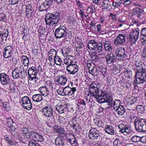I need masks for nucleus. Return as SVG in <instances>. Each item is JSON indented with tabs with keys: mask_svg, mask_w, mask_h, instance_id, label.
<instances>
[{
	"mask_svg": "<svg viewBox=\"0 0 146 146\" xmlns=\"http://www.w3.org/2000/svg\"><path fill=\"white\" fill-rule=\"evenodd\" d=\"M12 76L14 79L20 78V69L19 68H16L12 72Z\"/></svg>",
	"mask_w": 146,
	"mask_h": 146,
	"instance_id": "nucleus-29",
	"label": "nucleus"
},
{
	"mask_svg": "<svg viewBox=\"0 0 146 146\" xmlns=\"http://www.w3.org/2000/svg\"><path fill=\"white\" fill-rule=\"evenodd\" d=\"M134 123L136 130L139 132L141 129L142 128V126L145 124L146 119H140L136 117Z\"/></svg>",
	"mask_w": 146,
	"mask_h": 146,
	"instance_id": "nucleus-12",
	"label": "nucleus"
},
{
	"mask_svg": "<svg viewBox=\"0 0 146 146\" xmlns=\"http://www.w3.org/2000/svg\"><path fill=\"white\" fill-rule=\"evenodd\" d=\"M61 53L64 56H68V54L70 51V48L68 46H65L61 50Z\"/></svg>",
	"mask_w": 146,
	"mask_h": 146,
	"instance_id": "nucleus-34",
	"label": "nucleus"
},
{
	"mask_svg": "<svg viewBox=\"0 0 146 146\" xmlns=\"http://www.w3.org/2000/svg\"><path fill=\"white\" fill-rule=\"evenodd\" d=\"M63 92L64 96H72V94L71 93L70 87L68 86L65 87L63 88Z\"/></svg>",
	"mask_w": 146,
	"mask_h": 146,
	"instance_id": "nucleus-37",
	"label": "nucleus"
},
{
	"mask_svg": "<svg viewBox=\"0 0 146 146\" xmlns=\"http://www.w3.org/2000/svg\"><path fill=\"white\" fill-rule=\"evenodd\" d=\"M8 85H9V88L11 90H15V88L14 87V85L12 83V82L11 83H10V84H8Z\"/></svg>",
	"mask_w": 146,
	"mask_h": 146,
	"instance_id": "nucleus-63",
	"label": "nucleus"
},
{
	"mask_svg": "<svg viewBox=\"0 0 146 146\" xmlns=\"http://www.w3.org/2000/svg\"><path fill=\"white\" fill-rule=\"evenodd\" d=\"M126 38L125 35L121 34H119L115 40L114 44L120 46L123 45L125 42Z\"/></svg>",
	"mask_w": 146,
	"mask_h": 146,
	"instance_id": "nucleus-14",
	"label": "nucleus"
},
{
	"mask_svg": "<svg viewBox=\"0 0 146 146\" xmlns=\"http://www.w3.org/2000/svg\"><path fill=\"white\" fill-rule=\"evenodd\" d=\"M89 90L92 94V96L95 98L97 101L100 103H104L106 98L108 92L100 90L99 84L92 83L90 86Z\"/></svg>",
	"mask_w": 146,
	"mask_h": 146,
	"instance_id": "nucleus-1",
	"label": "nucleus"
},
{
	"mask_svg": "<svg viewBox=\"0 0 146 146\" xmlns=\"http://www.w3.org/2000/svg\"><path fill=\"white\" fill-rule=\"evenodd\" d=\"M114 110L119 115H123L125 112V110L123 106H120L118 107L114 108Z\"/></svg>",
	"mask_w": 146,
	"mask_h": 146,
	"instance_id": "nucleus-27",
	"label": "nucleus"
},
{
	"mask_svg": "<svg viewBox=\"0 0 146 146\" xmlns=\"http://www.w3.org/2000/svg\"><path fill=\"white\" fill-rule=\"evenodd\" d=\"M56 54L57 52L53 48H52L48 52V55L54 58L55 56H56Z\"/></svg>",
	"mask_w": 146,
	"mask_h": 146,
	"instance_id": "nucleus-46",
	"label": "nucleus"
},
{
	"mask_svg": "<svg viewBox=\"0 0 146 146\" xmlns=\"http://www.w3.org/2000/svg\"><path fill=\"white\" fill-rule=\"evenodd\" d=\"M30 137L35 141L42 142L44 140L43 136L40 133H36L35 131H31L29 135Z\"/></svg>",
	"mask_w": 146,
	"mask_h": 146,
	"instance_id": "nucleus-15",
	"label": "nucleus"
},
{
	"mask_svg": "<svg viewBox=\"0 0 146 146\" xmlns=\"http://www.w3.org/2000/svg\"><path fill=\"white\" fill-rule=\"evenodd\" d=\"M8 32L7 31L5 32H2L0 31V42H4L6 41L7 37L8 36Z\"/></svg>",
	"mask_w": 146,
	"mask_h": 146,
	"instance_id": "nucleus-26",
	"label": "nucleus"
},
{
	"mask_svg": "<svg viewBox=\"0 0 146 146\" xmlns=\"http://www.w3.org/2000/svg\"><path fill=\"white\" fill-rule=\"evenodd\" d=\"M118 132L119 133H123L126 135L129 134L132 132L131 129L129 127L123 123H121L118 125Z\"/></svg>",
	"mask_w": 146,
	"mask_h": 146,
	"instance_id": "nucleus-13",
	"label": "nucleus"
},
{
	"mask_svg": "<svg viewBox=\"0 0 146 146\" xmlns=\"http://www.w3.org/2000/svg\"><path fill=\"white\" fill-rule=\"evenodd\" d=\"M29 146H41L38 143L34 142L32 141H30L29 142Z\"/></svg>",
	"mask_w": 146,
	"mask_h": 146,
	"instance_id": "nucleus-56",
	"label": "nucleus"
},
{
	"mask_svg": "<svg viewBox=\"0 0 146 146\" xmlns=\"http://www.w3.org/2000/svg\"><path fill=\"white\" fill-rule=\"evenodd\" d=\"M135 65L136 66L137 69L142 66L143 63L142 62L140 61L136 62L135 63Z\"/></svg>",
	"mask_w": 146,
	"mask_h": 146,
	"instance_id": "nucleus-59",
	"label": "nucleus"
},
{
	"mask_svg": "<svg viewBox=\"0 0 146 146\" xmlns=\"http://www.w3.org/2000/svg\"><path fill=\"white\" fill-rule=\"evenodd\" d=\"M45 32V29L44 27H40L38 30V32L41 35H44Z\"/></svg>",
	"mask_w": 146,
	"mask_h": 146,
	"instance_id": "nucleus-51",
	"label": "nucleus"
},
{
	"mask_svg": "<svg viewBox=\"0 0 146 146\" xmlns=\"http://www.w3.org/2000/svg\"><path fill=\"white\" fill-rule=\"evenodd\" d=\"M38 71L37 70L35 66H32L29 68L28 72V74L29 78L30 77H36Z\"/></svg>",
	"mask_w": 146,
	"mask_h": 146,
	"instance_id": "nucleus-20",
	"label": "nucleus"
},
{
	"mask_svg": "<svg viewBox=\"0 0 146 146\" xmlns=\"http://www.w3.org/2000/svg\"><path fill=\"white\" fill-rule=\"evenodd\" d=\"M106 57V62L108 64L113 63L115 59V56L113 54H108Z\"/></svg>",
	"mask_w": 146,
	"mask_h": 146,
	"instance_id": "nucleus-28",
	"label": "nucleus"
},
{
	"mask_svg": "<svg viewBox=\"0 0 146 146\" xmlns=\"http://www.w3.org/2000/svg\"><path fill=\"white\" fill-rule=\"evenodd\" d=\"M21 102L23 106L27 110H29L32 108V104L28 97L25 96L23 97Z\"/></svg>",
	"mask_w": 146,
	"mask_h": 146,
	"instance_id": "nucleus-11",
	"label": "nucleus"
},
{
	"mask_svg": "<svg viewBox=\"0 0 146 146\" xmlns=\"http://www.w3.org/2000/svg\"><path fill=\"white\" fill-rule=\"evenodd\" d=\"M88 47L90 50H94L98 52H101L102 50V44L100 41H96L94 40H91L89 41Z\"/></svg>",
	"mask_w": 146,
	"mask_h": 146,
	"instance_id": "nucleus-5",
	"label": "nucleus"
},
{
	"mask_svg": "<svg viewBox=\"0 0 146 146\" xmlns=\"http://www.w3.org/2000/svg\"><path fill=\"white\" fill-rule=\"evenodd\" d=\"M58 82L61 85H64L67 82V79L64 75H62L59 78Z\"/></svg>",
	"mask_w": 146,
	"mask_h": 146,
	"instance_id": "nucleus-38",
	"label": "nucleus"
},
{
	"mask_svg": "<svg viewBox=\"0 0 146 146\" xmlns=\"http://www.w3.org/2000/svg\"><path fill=\"white\" fill-rule=\"evenodd\" d=\"M6 122L7 125L10 126L11 125V129H12L11 131V133L12 135H13V137H16L15 133H17V132L15 131V127L14 126L16 125V123L14 122L13 120L11 117H8L6 119Z\"/></svg>",
	"mask_w": 146,
	"mask_h": 146,
	"instance_id": "nucleus-17",
	"label": "nucleus"
},
{
	"mask_svg": "<svg viewBox=\"0 0 146 146\" xmlns=\"http://www.w3.org/2000/svg\"><path fill=\"white\" fill-rule=\"evenodd\" d=\"M111 3L108 0H104L102 6L104 9H108L111 7Z\"/></svg>",
	"mask_w": 146,
	"mask_h": 146,
	"instance_id": "nucleus-32",
	"label": "nucleus"
},
{
	"mask_svg": "<svg viewBox=\"0 0 146 146\" xmlns=\"http://www.w3.org/2000/svg\"><path fill=\"white\" fill-rule=\"evenodd\" d=\"M143 11L142 10H140L139 11H134L133 12V13L134 15L136 14H137V17H138L140 18L141 17V15L143 14Z\"/></svg>",
	"mask_w": 146,
	"mask_h": 146,
	"instance_id": "nucleus-54",
	"label": "nucleus"
},
{
	"mask_svg": "<svg viewBox=\"0 0 146 146\" xmlns=\"http://www.w3.org/2000/svg\"><path fill=\"white\" fill-rule=\"evenodd\" d=\"M115 53L116 58L118 60H122L127 58V52L123 48H119L117 49Z\"/></svg>",
	"mask_w": 146,
	"mask_h": 146,
	"instance_id": "nucleus-8",
	"label": "nucleus"
},
{
	"mask_svg": "<svg viewBox=\"0 0 146 146\" xmlns=\"http://www.w3.org/2000/svg\"><path fill=\"white\" fill-rule=\"evenodd\" d=\"M125 72L126 77L128 78H130L132 77V74L131 70H126Z\"/></svg>",
	"mask_w": 146,
	"mask_h": 146,
	"instance_id": "nucleus-48",
	"label": "nucleus"
},
{
	"mask_svg": "<svg viewBox=\"0 0 146 146\" xmlns=\"http://www.w3.org/2000/svg\"><path fill=\"white\" fill-rule=\"evenodd\" d=\"M39 90L40 93L42 94L43 96L44 95H45L47 92H49L47 88L45 86L40 87L39 88Z\"/></svg>",
	"mask_w": 146,
	"mask_h": 146,
	"instance_id": "nucleus-44",
	"label": "nucleus"
},
{
	"mask_svg": "<svg viewBox=\"0 0 146 146\" xmlns=\"http://www.w3.org/2000/svg\"><path fill=\"white\" fill-rule=\"evenodd\" d=\"M92 61L90 60H88L87 61V66L88 68V70H90V68L91 67Z\"/></svg>",
	"mask_w": 146,
	"mask_h": 146,
	"instance_id": "nucleus-62",
	"label": "nucleus"
},
{
	"mask_svg": "<svg viewBox=\"0 0 146 146\" xmlns=\"http://www.w3.org/2000/svg\"><path fill=\"white\" fill-rule=\"evenodd\" d=\"M19 68L20 69V79H23L27 75L26 72L23 68V67L22 69H21V67H20Z\"/></svg>",
	"mask_w": 146,
	"mask_h": 146,
	"instance_id": "nucleus-39",
	"label": "nucleus"
},
{
	"mask_svg": "<svg viewBox=\"0 0 146 146\" xmlns=\"http://www.w3.org/2000/svg\"><path fill=\"white\" fill-rule=\"evenodd\" d=\"M104 47L105 50L109 52L111 51L112 50V48L111 45L108 43H105Z\"/></svg>",
	"mask_w": 146,
	"mask_h": 146,
	"instance_id": "nucleus-49",
	"label": "nucleus"
},
{
	"mask_svg": "<svg viewBox=\"0 0 146 146\" xmlns=\"http://www.w3.org/2000/svg\"><path fill=\"white\" fill-rule=\"evenodd\" d=\"M55 131L57 133H63V128L59 126H55L54 127Z\"/></svg>",
	"mask_w": 146,
	"mask_h": 146,
	"instance_id": "nucleus-45",
	"label": "nucleus"
},
{
	"mask_svg": "<svg viewBox=\"0 0 146 146\" xmlns=\"http://www.w3.org/2000/svg\"><path fill=\"white\" fill-rule=\"evenodd\" d=\"M55 108L60 114L64 113L67 110L66 106L65 105L58 104L55 106Z\"/></svg>",
	"mask_w": 146,
	"mask_h": 146,
	"instance_id": "nucleus-23",
	"label": "nucleus"
},
{
	"mask_svg": "<svg viewBox=\"0 0 146 146\" xmlns=\"http://www.w3.org/2000/svg\"><path fill=\"white\" fill-rule=\"evenodd\" d=\"M131 140L133 142H137L140 141L141 137L139 136L135 135L132 137Z\"/></svg>",
	"mask_w": 146,
	"mask_h": 146,
	"instance_id": "nucleus-50",
	"label": "nucleus"
},
{
	"mask_svg": "<svg viewBox=\"0 0 146 146\" xmlns=\"http://www.w3.org/2000/svg\"><path fill=\"white\" fill-rule=\"evenodd\" d=\"M14 49L10 45L6 46L3 49V56L6 59L11 58L13 55Z\"/></svg>",
	"mask_w": 146,
	"mask_h": 146,
	"instance_id": "nucleus-10",
	"label": "nucleus"
},
{
	"mask_svg": "<svg viewBox=\"0 0 146 146\" xmlns=\"http://www.w3.org/2000/svg\"><path fill=\"white\" fill-rule=\"evenodd\" d=\"M76 63L67 66L66 69L67 71L70 73V74H74L77 72L78 70V66L75 64Z\"/></svg>",
	"mask_w": 146,
	"mask_h": 146,
	"instance_id": "nucleus-19",
	"label": "nucleus"
},
{
	"mask_svg": "<svg viewBox=\"0 0 146 146\" xmlns=\"http://www.w3.org/2000/svg\"><path fill=\"white\" fill-rule=\"evenodd\" d=\"M42 114L47 118L52 117L53 115V108L50 105H47L42 109Z\"/></svg>",
	"mask_w": 146,
	"mask_h": 146,
	"instance_id": "nucleus-9",
	"label": "nucleus"
},
{
	"mask_svg": "<svg viewBox=\"0 0 146 146\" xmlns=\"http://www.w3.org/2000/svg\"><path fill=\"white\" fill-rule=\"evenodd\" d=\"M29 80L31 81V83L33 87H35L38 84L39 80L36 77H30L29 78Z\"/></svg>",
	"mask_w": 146,
	"mask_h": 146,
	"instance_id": "nucleus-30",
	"label": "nucleus"
},
{
	"mask_svg": "<svg viewBox=\"0 0 146 146\" xmlns=\"http://www.w3.org/2000/svg\"><path fill=\"white\" fill-rule=\"evenodd\" d=\"M140 131L139 132H145L146 131V123L144 125L142 126V128L140 129Z\"/></svg>",
	"mask_w": 146,
	"mask_h": 146,
	"instance_id": "nucleus-64",
	"label": "nucleus"
},
{
	"mask_svg": "<svg viewBox=\"0 0 146 146\" xmlns=\"http://www.w3.org/2000/svg\"><path fill=\"white\" fill-rule=\"evenodd\" d=\"M131 0H116L115 2L116 4L120 7L122 5L124 6L129 5L131 4Z\"/></svg>",
	"mask_w": 146,
	"mask_h": 146,
	"instance_id": "nucleus-25",
	"label": "nucleus"
},
{
	"mask_svg": "<svg viewBox=\"0 0 146 146\" xmlns=\"http://www.w3.org/2000/svg\"><path fill=\"white\" fill-rule=\"evenodd\" d=\"M20 0H9V3L11 5H14L18 3Z\"/></svg>",
	"mask_w": 146,
	"mask_h": 146,
	"instance_id": "nucleus-60",
	"label": "nucleus"
},
{
	"mask_svg": "<svg viewBox=\"0 0 146 146\" xmlns=\"http://www.w3.org/2000/svg\"><path fill=\"white\" fill-rule=\"evenodd\" d=\"M104 103H108V105L109 106L108 108H110V107H113V109L114 110V108L118 106H119L120 105V101L115 99L114 101H113L112 96L109 93L107 97L105 99V100L104 101Z\"/></svg>",
	"mask_w": 146,
	"mask_h": 146,
	"instance_id": "nucleus-6",
	"label": "nucleus"
},
{
	"mask_svg": "<svg viewBox=\"0 0 146 146\" xmlns=\"http://www.w3.org/2000/svg\"><path fill=\"white\" fill-rule=\"evenodd\" d=\"M59 16L60 14L58 12H56L55 14L48 13L45 16V21L47 25L53 26L58 23Z\"/></svg>",
	"mask_w": 146,
	"mask_h": 146,
	"instance_id": "nucleus-2",
	"label": "nucleus"
},
{
	"mask_svg": "<svg viewBox=\"0 0 146 146\" xmlns=\"http://www.w3.org/2000/svg\"><path fill=\"white\" fill-rule=\"evenodd\" d=\"M32 100L35 102H39L42 100V98L40 94H36L33 96Z\"/></svg>",
	"mask_w": 146,
	"mask_h": 146,
	"instance_id": "nucleus-33",
	"label": "nucleus"
},
{
	"mask_svg": "<svg viewBox=\"0 0 146 146\" xmlns=\"http://www.w3.org/2000/svg\"><path fill=\"white\" fill-rule=\"evenodd\" d=\"M132 30L131 33L129 36L128 40L130 42L134 43L138 40L139 30L138 28L132 29Z\"/></svg>",
	"mask_w": 146,
	"mask_h": 146,
	"instance_id": "nucleus-7",
	"label": "nucleus"
},
{
	"mask_svg": "<svg viewBox=\"0 0 146 146\" xmlns=\"http://www.w3.org/2000/svg\"><path fill=\"white\" fill-rule=\"evenodd\" d=\"M78 104H79L82 105H83L84 106V108H86V103L84 100L80 99L78 100Z\"/></svg>",
	"mask_w": 146,
	"mask_h": 146,
	"instance_id": "nucleus-58",
	"label": "nucleus"
},
{
	"mask_svg": "<svg viewBox=\"0 0 146 146\" xmlns=\"http://www.w3.org/2000/svg\"><path fill=\"white\" fill-rule=\"evenodd\" d=\"M146 81V71L145 68L143 69L138 72H136L135 75V79L134 82V86H136V84H143Z\"/></svg>",
	"mask_w": 146,
	"mask_h": 146,
	"instance_id": "nucleus-4",
	"label": "nucleus"
},
{
	"mask_svg": "<svg viewBox=\"0 0 146 146\" xmlns=\"http://www.w3.org/2000/svg\"><path fill=\"white\" fill-rule=\"evenodd\" d=\"M0 79L1 83L3 85H7L11 83L9 76L5 73L0 74Z\"/></svg>",
	"mask_w": 146,
	"mask_h": 146,
	"instance_id": "nucleus-16",
	"label": "nucleus"
},
{
	"mask_svg": "<svg viewBox=\"0 0 146 146\" xmlns=\"http://www.w3.org/2000/svg\"><path fill=\"white\" fill-rule=\"evenodd\" d=\"M21 59L24 66H28L29 63V58L26 56L23 55L21 56Z\"/></svg>",
	"mask_w": 146,
	"mask_h": 146,
	"instance_id": "nucleus-35",
	"label": "nucleus"
},
{
	"mask_svg": "<svg viewBox=\"0 0 146 146\" xmlns=\"http://www.w3.org/2000/svg\"><path fill=\"white\" fill-rule=\"evenodd\" d=\"M55 143L57 146H64L65 145L64 141L60 138L57 137L55 139Z\"/></svg>",
	"mask_w": 146,
	"mask_h": 146,
	"instance_id": "nucleus-36",
	"label": "nucleus"
},
{
	"mask_svg": "<svg viewBox=\"0 0 146 146\" xmlns=\"http://www.w3.org/2000/svg\"><path fill=\"white\" fill-rule=\"evenodd\" d=\"M54 62L56 64L58 65H60L61 62H62L61 58L58 56H55L54 58Z\"/></svg>",
	"mask_w": 146,
	"mask_h": 146,
	"instance_id": "nucleus-47",
	"label": "nucleus"
},
{
	"mask_svg": "<svg viewBox=\"0 0 146 146\" xmlns=\"http://www.w3.org/2000/svg\"><path fill=\"white\" fill-rule=\"evenodd\" d=\"M67 30L66 25H60L55 31L54 35L57 38H64L65 39H70L71 36L68 33H67Z\"/></svg>",
	"mask_w": 146,
	"mask_h": 146,
	"instance_id": "nucleus-3",
	"label": "nucleus"
},
{
	"mask_svg": "<svg viewBox=\"0 0 146 146\" xmlns=\"http://www.w3.org/2000/svg\"><path fill=\"white\" fill-rule=\"evenodd\" d=\"M5 140L9 144L11 145H13L14 143V139L7 135H5L4 136Z\"/></svg>",
	"mask_w": 146,
	"mask_h": 146,
	"instance_id": "nucleus-41",
	"label": "nucleus"
},
{
	"mask_svg": "<svg viewBox=\"0 0 146 146\" xmlns=\"http://www.w3.org/2000/svg\"><path fill=\"white\" fill-rule=\"evenodd\" d=\"M26 16L28 18H30L35 14L34 10H25Z\"/></svg>",
	"mask_w": 146,
	"mask_h": 146,
	"instance_id": "nucleus-43",
	"label": "nucleus"
},
{
	"mask_svg": "<svg viewBox=\"0 0 146 146\" xmlns=\"http://www.w3.org/2000/svg\"><path fill=\"white\" fill-rule=\"evenodd\" d=\"M67 141L69 142L70 144H74L75 145H78V142L74 135L72 134H69L68 136L66 137Z\"/></svg>",
	"mask_w": 146,
	"mask_h": 146,
	"instance_id": "nucleus-24",
	"label": "nucleus"
},
{
	"mask_svg": "<svg viewBox=\"0 0 146 146\" xmlns=\"http://www.w3.org/2000/svg\"><path fill=\"white\" fill-rule=\"evenodd\" d=\"M113 144L115 146H119L121 145V142L119 139H116L113 141Z\"/></svg>",
	"mask_w": 146,
	"mask_h": 146,
	"instance_id": "nucleus-55",
	"label": "nucleus"
},
{
	"mask_svg": "<svg viewBox=\"0 0 146 146\" xmlns=\"http://www.w3.org/2000/svg\"><path fill=\"white\" fill-rule=\"evenodd\" d=\"M3 107L7 110H9L11 107L8 102H4L2 105Z\"/></svg>",
	"mask_w": 146,
	"mask_h": 146,
	"instance_id": "nucleus-52",
	"label": "nucleus"
},
{
	"mask_svg": "<svg viewBox=\"0 0 146 146\" xmlns=\"http://www.w3.org/2000/svg\"><path fill=\"white\" fill-rule=\"evenodd\" d=\"M52 3V0H46L44 1L42 4L39 7L40 11H46L49 7H50Z\"/></svg>",
	"mask_w": 146,
	"mask_h": 146,
	"instance_id": "nucleus-18",
	"label": "nucleus"
},
{
	"mask_svg": "<svg viewBox=\"0 0 146 146\" xmlns=\"http://www.w3.org/2000/svg\"><path fill=\"white\" fill-rule=\"evenodd\" d=\"M66 58L64 60V63L67 66L76 63L75 57L69 55L67 56Z\"/></svg>",
	"mask_w": 146,
	"mask_h": 146,
	"instance_id": "nucleus-21",
	"label": "nucleus"
},
{
	"mask_svg": "<svg viewBox=\"0 0 146 146\" xmlns=\"http://www.w3.org/2000/svg\"><path fill=\"white\" fill-rule=\"evenodd\" d=\"M89 8L90 9V11H89L90 13H91L92 15L94 12H95L96 10L95 7L92 5L90 6V7H89Z\"/></svg>",
	"mask_w": 146,
	"mask_h": 146,
	"instance_id": "nucleus-61",
	"label": "nucleus"
},
{
	"mask_svg": "<svg viewBox=\"0 0 146 146\" xmlns=\"http://www.w3.org/2000/svg\"><path fill=\"white\" fill-rule=\"evenodd\" d=\"M89 72L93 76L97 75L99 74L96 67H93L91 70H89Z\"/></svg>",
	"mask_w": 146,
	"mask_h": 146,
	"instance_id": "nucleus-42",
	"label": "nucleus"
},
{
	"mask_svg": "<svg viewBox=\"0 0 146 146\" xmlns=\"http://www.w3.org/2000/svg\"><path fill=\"white\" fill-rule=\"evenodd\" d=\"M136 109L137 112L141 113H143L145 110V107L143 105H138L136 107Z\"/></svg>",
	"mask_w": 146,
	"mask_h": 146,
	"instance_id": "nucleus-40",
	"label": "nucleus"
},
{
	"mask_svg": "<svg viewBox=\"0 0 146 146\" xmlns=\"http://www.w3.org/2000/svg\"><path fill=\"white\" fill-rule=\"evenodd\" d=\"M44 96L45 100L46 101H49V100L52 99L51 96L49 92H47L45 95H43Z\"/></svg>",
	"mask_w": 146,
	"mask_h": 146,
	"instance_id": "nucleus-53",
	"label": "nucleus"
},
{
	"mask_svg": "<svg viewBox=\"0 0 146 146\" xmlns=\"http://www.w3.org/2000/svg\"><path fill=\"white\" fill-rule=\"evenodd\" d=\"M90 137L91 139H97L99 136V131L95 129H91L89 131Z\"/></svg>",
	"mask_w": 146,
	"mask_h": 146,
	"instance_id": "nucleus-22",
	"label": "nucleus"
},
{
	"mask_svg": "<svg viewBox=\"0 0 146 146\" xmlns=\"http://www.w3.org/2000/svg\"><path fill=\"white\" fill-rule=\"evenodd\" d=\"M141 35L143 36L146 37V27L143 28L140 32Z\"/></svg>",
	"mask_w": 146,
	"mask_h": 146,
	"instance_id": "nucleus-57",
	"label": "nucleus"
},
{
	"mask_svg": "<svg viewBox=\"0 0 146 146\" xmlns=\"http://www.w3.org/2000/svg\"><path fill=\"white\" fill-rule=\"evenodd\" d=\"M104 130L106 133L111 135H113L115 132L113 128L110 125H106Z\"/></svg>",
	"mask_w": 146,
	"mask_h": 146,
	"instance_id": "nucleus-31",
	"label": "nucleus"
}]
</instances>
